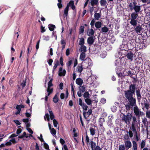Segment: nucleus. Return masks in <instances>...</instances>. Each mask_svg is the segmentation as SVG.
I'll use <instances>...</instances> for the list:
<instances>
[{"instance_id": "nucleus-5", "label": "nucleus", "mask_w": 150, "mask_h": 150, "mask_svg": "<svg viewBox=\"0 0 150 150\" xmlns=\"http://www.w3.org/2000/svg\"><path fill=\"white\" fill-rule=\"evenodd\" d=\"M79 104L82 107L83 110L86 111L87 110L88 106L82 102V99L80 98L79 99Z\"/></svg>"}, {"instance_id": "nucleus-2", "label": "nucleus", "mask_w": 150, "mask_h": 150, "mask_svg": "<svg viewBox=\"0 0 150 150\" xmlns=\"http://www.w3.org/2000/svg\"><path fill=\"white\" fill-rule=\"evenodd\" d=\"M133 110L135 115L138 117L144 115V113L143 112L141 111L140 110L137 106L134 107Z\"/></svg>"}, {"instance_id": "nucleus-55", "label": "nucleus", "mask_w": 150, "mask_h": 150, "mask_svg": "<svg viewBox=\"0 0 150 150\" xmlns=\"http://www.w3.org/2000/svg\"><path fill=\"white\" fill-rule=\"evenodd\" d=\"M144 106L147 110H148L149 107V104L147 102H146L144 104Z\"/></svg>"}, {"instance_id": "nucleus-62", "label": "nucleus", "mask_w": 150, "mask_h": 150, "mask_svg": "<svg viewBox=\"0 0 150 150\" xmlns=\"http://www.w3.org/2000/svg\"><path fill=\"white\" fill-rule=\"evenodd\" d=\"M29 119L28 118L23 119L22 120V121L24 122L25 123H28L29 122Z\"/></svg>"}, {"instance_id": "nucleus-26", "label": "nucleus", "mask_w": 150, "mask_h": 150, "mask_svg": "<svg viewBox=\"0 0 150 150\" xmlns=\"http://www.w3.org/2000/svg\"><path fill=\"white\" fill-rule=\"evenodd\" d=\"M130 23L133 26H136L137 24V20L131 19Z\"/></svg>"}, {"instance_id": "nucleus-31", "label": "nucleus", "mask_w": 150, "mask_h": 150, "mask_svg": "<svg viewBox=\"0 0 150 150\" xmlns=\"http://www.w3.org/2000/svg\"><path fill=\"white\" fill-rule=\"evenodd\" d=\"M53 89L52 88L50 87H47V92L48 93V96H49L51 93H52L53 91Z\"/></svg>"}, {"instance_id": "nucleus-14", "label": "nucleus", "mask_w": 150, "mask_h": 150, "mask_svg": "<svg viewBox=\"0 0 150 150\" xmlns=\"http://www.w3.org/2000/svg\"><path fill=\"white\" fill-rule=\"evenodd\" d=\"M76 68L78 72L79 73H81L83 70L82 66L80 64H79L78 65L77 67Z\"/></svg>"}, {"instance_id": "nucleus-61", "label": "nucleus", "mask_w": 150, "mask_h": 150, "mask_svg": "<svg viewBox=\"0 0 150 150\" xmlns=\"http://www.w3.org/2000/svg\"><path fill=\"white\" fill-rule=\"evenodd\" d=\"M127 76H130V77H132L133 75V74L130 71H128L127 72Z\"/></svg>"}, {"instance_id": "nucleus-43", "label": "nucleus", "mask_w": 150, "mask_h": 150, "mask_svg": "<svg viewBox=\"0 0 150 150\" xmlns=\"http://www.w3.org/2000/svg\"><path fill=\"white\" fill-rule=\"evenodd\" d=\"M13 81L12 80V78H11L9 79L8 83L10 85V86L11 88H12L13 87Z\"/></svg>"}, {"instance_id": "nucleus-38", "label": "nucleus", "mask_w": 150, "mask_h": 150, "mask_svg": "<svg viewBox=\"0 0 150 150\" xmlns=\"http://www.w3.org/2000/svg\"><path fill=\"white\" fill-rule=\"evenodd\" d=\"M95 18L97 20H98L100 17V15L99 13H95L94 15Z\"/></svg>"}, {"instance_id": "nucleus-34", "label": "nucleus", "mask_w": 150, "mask_h": 150, "mask_svg": "<svg viewBox=\"0 0 150 150\" xmlns=\"http://www.w3.org/2000/svg\"><path fill=\"white\" fill-rule=\"evenodd\" d=\"M98 2V0H91V5L93 6L95 5H96Z\"/></svg>"}, {"instance_id": "nucleus-51", "label": "nucleus", "mask_w": 150, "mask_h": 150, "mask_svg": "<svg viewBox=\"0 0 150 150\" xmlns=\"http://www.w3.org/2000/svg\"><path fill=\"white\" fill-rule=\"evenodd\" d=\"M95 23V20L94 19H93L92 20L91 23L90 25H91V27L92 28H94L93 26L94 25Z\"/></svg>"}, {"instance_id": "nucleus-59", "label": "nucleus", "mask_w": 150, "mask_h": 150, "mask_svg": "<svg viewBox=\"0 0 150 150\" xmlns=\"http://www.w3.org/2000/svg\"><path fill=\"white\" fill-rule=\"evenodd\" d=\"M70 50L69 48L67 49L66 51V54L67 56H68L70 54Z\"/></svg>"}, {"instance_id": "nucleus-35", "label": "nucleus", "mask_w": 150, "mask_h": 150, "mask_svg": "<svg viewBox=\"0 0 150 150\" xmlns=\"http://www.w3.org/2000/svg\"><path fill=\"white\" fill-rule=\"evenodd\" d=\"M84 44V40L83 38H81L80 39V40L79 41V44L80 45H83Z\"/></svg>"}, {"instance_id": "nucleus-63", "label": "nucleus", "mask_w": 150, "mask_h": 150, "mask_svg": "<svg viewBox=\"0 0 150 150\" xmlns=\"http://www.w3.org/2000/svg\"><path fill=\"white\" fill-rule=\"evenodd\" d=\"M53 62V60L52 59H50L48 61V63L49 65L50 66H51L52 65V63Z\"/></svg>"}, {"instance_id": "nucleus-1", "label": "nucleus", "mask_w": 150, "mask_h": 150, "mask_svg": "<svg viewBox=\"0 0 150 150\" xmlns=\"http://www.w3.org/2000/svg\"><path fill=\"white\" fill-rule=\"evenodd\" d=\"M133 94L130 91H125V96L126 98L128 99L130 105L132 106H134L136 104V100L133 97Z\"/></svg>"}, {"instance_id": "nucleus-64", "label": "nucleus", "mask_w": 150, "mask_h": 150, "mask_svg": "<svg viewBox=\"0 0 150 150\" xmlns=\"http://www.w3.org/2000/svg\"><path fill=\"white\" fill-rule=\"evenodd\" d=\"M60 142L61 144L62 145H63L65 143V141L62 138L60 139Z\"/></svg>"}, {"instance_id": "nucleus-25", "label": "nucleus", "mask_w": 150, "mask_h": 150, "mask_svg": "<svg viewBox=\"0 0 150 150\" xmlns=\"http://www.w3.org/2000/svg\"><path fill=\"white\" fill-rule=\"evenodd\" d=\"M83 96L84 99L87 98H89L90 96V94L88 91L85 92L83 95Z\"/></svg>"}, {"instance_id": "nucleus-17", "label": "nucleus", "mask_w": 150, "mask_h": 150, "mask_svg": "<svg viewBox=\"0 0 150 150\" xmlns=\"http://www.w3.org/2000/svg\"><path fill=\"white\" fill-rule=\"evenodd\" d=\"M141 6H140L135 5L134 6V9L136 13L139 12L141 9Z\"/></svg>"}, {"instance_id": "nucleus-4", "label": "nucleus", "mask_w": 150, "mask_h": 150, "mask_svg": "<svg viewBox=\"0 0 150 150\" xmlns=\"http://www.w3.org/2000/svg\"><path fill=\"white\" fill-rule=\"evenodd\" d=\"M92 112V110L91 109H89L87 112L83 110V115L85 119H86L91 114Z\"/></svg>"}, {"instance_id": "nucleus-32", "label": "nucleus", "mask_w": 150, "mask_h": 150, "mask_svg": "<svg viewBox=\"0 0 150 150\" xmlns=\"http://www.w3.org/2000/svg\"><path fill=\"white\" fill-rule=\"evenodd\" d=\"M133 150H137V144L135 142L133 141Z\"/></svg>"}, {"instance_id": "nucleus-18", "label": "nucleus", "mask_w": 150, "mask_h": 150, "mask_svg": "<svg viewBox=\"0 0 150 150\" xmlns=\"http://www.w3.org/2000/svg\"><path fill=\"white\" fill-rule=\"evenodd\" d=\"M90 131V134L92 136H93L94 135H95L96 131V129L92 127H90L89 129Z\"/></svg>"}, {"instance_id": "nucleus-27", "label": "nucleus", "mask_w": 150, "mask_h": 150, "mask_svg": "<svg viewBox=\"0 0 150 150\" xmlns=\"http://www.w3.org/2000/svg\"><path fill=\"white\" fill-rule=\"evenodd\" d=\"M81 46L80 48V51L82 52L85 53L86 51V47L84 45H81Z\"/></svg>"}, {"instance_id": "nucleus-24", "label": "nucleus", "mask_w": 150, "mask_h": 150, "mask_svg": "<svg viewBox=\"0 0 150 150\" xmlns=\"http://www.w3.org/2000/svg\"><path fill=\"white\" fill-rule=\"evenodd\" d=\"M95 25L97 28H99L101 27L102 23L100 21H97L95 23Z\"/></svg>"}, {"instance_id": "nucleus-6", "label": "nucleus", "mask_w": 150, "mask_h": 150, "mask_svg": "<svg viewBox=\"0 0 150 150\" xmlns=\"http://www.w3.org/2000/svg\"><path fill=\"white\" fill-rule=\"evenodd\" d=\"M94 41V37L93 36H91L89 37L87 39V43L89 44L90 46L93 44Z\"/></svg>"}, {"instance_id": "nucleus-49", "label": "nucleus", "mask_w": 150, "mask_h": 150, "mask_svg": "<svg viewBox=\"0 0 150 150\" xmlns=\"http://www.w3.org/2000/svg\"><path fill=\"white\" fill-rule=\"evenodd\" d=\"M132 123H133V124H136V122H137V119L135 117L133 116L132 117Z\"/></svg>"}, {"instance_id": "nucleus-52", "label": "nucleus", "mask_w": 150, "mask_h": 150, "mask_svg": "<svg viewBox=\"0 0 150 150\" xmlns=\"http://www.w3.org/2000/svg\"><path fill=\"white\" fill-rule=\"evenodd\" d=\"M59 62L60 64L62 66H63L64 64L63 63V58L62 56L61 57H60V58Z\"/></svg>"}, {"instance_id": "nucleus-28", "label": "nucleus", "mask_w": 150, "mask_h": 150, "mask_svg": "<svg viewBox=\"0 0 150 150\" xmlns=\"http://www.w3.org/2000/svg\"><path fill=\"white\" fill-rule=\"evenodd\" d=\"M79 90L82 93L85 92V87L84 86H81L79 87Z\"/></svg>"}, {"instance_id": "nucleus-33", "label": "nucleus", "mask_w": 150, "mask_h": 150, "mask_svg": "<svg viewBox=\"0 0 150 150\" xmlns=\"http://www.w3.org/2000/svg\"><path fill=\"white\" fill-rule=\"evenodd\" d=\"M131 129L132 130L133 132H135L137 134V131L136 130V129L135 128V124H133V123H132V127Z\"/></svg>"}, {"instance_id": "nucleus-12", "label": "nucleus", "mask_w": 150, "mask_h": 150, "mask_svg": "<svg viewBox=\"0 0 150 150\" xmlns=\"http://www.w3.org/2000/svg\"><path fill=\"white\" fill-rule=\"evenodd\" d=\"M133 55H134L133 53L131 52H129L127 53L126 55V56L127 58L130 60L131 61H132L133 60Z\"/></svg>"}, {"instance_id": "nucleus-9", "label": "nucleus", "mask_w": 150, "mask_h": 150, "mask_svg": "<svg viewBox=\"0 0 150 150\" xmlns=\"http://www.w3.org/2000/svg\"><path fill=\"white\" fill-rule=\"evenodd\" d=\"M69 6H67L64 11L63 16L64 18L67 17L68 15L69 11Z\"/></svg>"}, {"instance_id": "nucleus-36", "label": "nucleus", "mask_w": 150, "mask_h": 150, "mask_svg": "<svg viewBox=\"0 0 150 150\" xmlns=\"http://www.w3.org/2000/svg\"><path fill=\"white\" fill-rule=\"evenodd\" d=\"M94 33V30L93 29L91 28L88 34V35L89 36H92V35H93Z\"/></svg>"}, {"instance_id": "nucleus-19", "label": "nucleus", "mask_w": 150, "mask_h": 150, "mask_svg": "<svg viewBox=\"0 0 150 150\" xmlns=\"http://www.w3.org/2000/svg\"><path fill=\"white\" fill-rule=\"evenodd\" d=\"M58 93L56 94L53 98V101L54 103H57L59 100V98L58 96Z\"/></svg>"}, {"instance_id": "nucleus-30", "label": "nucleus", "mask_w": 150, "mask_h": 150, "mask_svg": "<svg viewBox=\"0 0 150 150\" xmlns=\"http://www.w3.org/2000/svg\"><path fill=\"white\" fill-rule=\"evenodd\" d=\"M108 29L106 26H104L103 27L101 28V33H106L108 32Z\"/></svg>"}, {"instance_id": "nucleus-47", "label": "nucleus", "mask_w": 150, "mask_h": 150, "mask_svg": "<svg viewBox=\"0 0 150 150\" xmlns=\"http://www.w3.org/2000/svg\"><path fill=\"white\" fill-rule=\"evenodd\" d=\"M53 80L52 79H51L49 81L48 83V86L47 87H50L53 86V84L52 83V81Z\"/></svg>"}, {"instance_id": "nucleus-23", "label": "nucleus", "mask_w": 150, "mask_h": 150, "mask_svg": "<svg viewBox=\"0 0 150 150\" xmlns=\"http://www.w3.org/2000/svg\"><path fill=\"white\" fill-rule=\"evenodd\" d=\"M138 15L137 14L135 13H133L131 14V19L136 20Z\"/></svg>"}, {"instance_id": "nucleus-3", "label": "nucleus", "mask_w": 150, "mask_h": 150, "mask_svg": "<svg viewBox=\"0 0 150 150\" xmlns=\"http://www.w3.org/2000/svg\"><path fill=\"white\" fill-rule=\"evenodd\" d=\"M122 120L125 121V123L127 125L130 123V121L132 119L131 115H123L122 117Z\"/></svg>"}, {"instance_id": "nucleus-8", "label": "nucleus", "mask_w": 150, "mask_h": 150, "mask_svg": "<svg viewBox=\"0 0 150 150\" xmlns=\"http://www.w3.org/2000/svg\"><path fill=\"white\" fill-rule=\"evenodd\" d=\"M112 116H109L108 117V122H107V124L108 126L110 127L111 128L112 126Z\"/></svg>"}, {"instance_id": "nucleus-29", "label": "nucleus", "mask_w": 150, "mask_h": 150, "mask_svg": "<svg viewBox=\"0 0 150 150\" xmlns=\"http://www.w3.org/2000/svg\"><path fill=\"white\" fill-rule=\"evenodd\" d=\"M90 142L92 150H94V148H95L96 143L94 142H93L92 140H91Z\"/></svg>"}, {"instance_id": "nucleus-44", "label": "nucleus", "mask_w": 150, "mask_h": 150, "mask_svg": "<svg viewBox=\"0 0 150 150\" xmlns=\"http://www.w3.org/2000/svg\"><path fill=\"white\" fill-rule=\"evenodd\" d=\"M100 3L102 6H105L106 4V1L105 0H101Z\"/></svg>"}, {"instance_id": "nucleus-39", "label": "nucleus", "mask_w": 150, "mask_h": 150, "mask_svg": "<svg viewBox=\"0 0 150 150\" xmlns=\"http://www.w3.org/2000/svg\"><path fill=\"white\" fill-rule=\"evenodd\" d=\"M50 118L51 120H53L54 118V116L52 111H49Z\"/></svg>"}, {"instance_id": "nucleus-54", "label": "nucleus", "mask_w": 150, "mask_h": 150, "mask_svg": "<svg viewBox=\"0 0 150 150\" xmlns=\"http://www.w3.org/2000/svg\"><path fill=\"white\" fill-rule=\"evenodd\" d=\"M44 147L46 149H47V150H50L49 149V146L45 142L44 143Z\"/></svg>"}, {"instance_id": "nucleus-45", "label": "nucleus", "mask_w": 150, "mask_h": 150, "mask_svg": "<svg viewBox=\"0 0 150 150\" xmlns=\"http://www.w3.org/2000/svg\"><path fill=\"white\" fill-rule=\"evenodd\" d=\"M26 80L25 79V80H24L22 83H21V86L22 89H23V88L26 85Z\"/></svg>"}, {"instance_id": "nucleus-40", "label": "nucleus", "mask_w": 150, "mask_h": 150, "mask_svg": "<svg viewBox=\"0 0 150 150\" xmlns=\"http://www.w3.org/2000/svg\"><path fill=\"white\" fill-rule=\"evenodd\" d=\"M107 135L108 137H110L109 138L111 140L110 138H112V131L110 130H109L107 132Z\"/></svg>"}, {"instance_id": "nucleus-16", "label": "nucleus", "mask_w": 150, "mask_h": 150, "mask_svg": "<svg viewBox=\"0 0 150 150\" xmlns=\"http://www.w3.org/2000/svg\"><path fill=\"white\" fill-rule=\"evenodd\" d=\"M142 30V28L141 26H137L135 28V30L137 33H140Z\"/></svg>"}, {"instance_id": "nucleus-56", "label": "nucleus", "mask_w": 150, "mask_h": 150, "mask_svg": "<svg viewBox=\"0 0 150 150\" xmlns=\"http://www.w3.org/2000/svg\"><path fill=\"white\" fill-rule=\"evenodd\" d=\"M56 31H53L52 33V37H53V36L55 38V39L56 40L57 38V36L56 34Z\"/></svg>"}, {"instance_id": "nucleus-60", "label": "nucleus", "mask_w": 150, "mask_h": 150, "mask_svg": "<svg viewBox=\"0 0 150 150\" xmlns=\"http://www.w3.org/2000/svg\"><path fill=\"white\" fill-rule=\"evenodd\" d=\"M119 150H125V147L123 145H121L119 146Z\"/></svg>"}, {"instance_id": "nucleus-48", "label": "nucleus", "mask_w": 150, "mask_h": 150, "mask_svg": "<svg viewBox=\"0 0 150 150\" xmlns=\"http://www.w3.org/2000/svg\"><path fill=\"white\" fill-rule=\"evenodd\" d=\"M145 142L144 140H142L140 144V147L142 149L145 146Z\"/></svg>"}, {"instance_id": "nucleus-53", "label": "nucleus", "mask_w": 150, "mask_h": 150, "mask_svg": "<svg viewBox=\"0 0 150 150\" xmlns=\"http://www.w3.org/2000/svg\"><path fill=\"white\" fill-rule=\"evenodd\" d=\"M146 117L148 118H150V110L146 111Z\"/></svg>"}, {"instance_id": "nucleus-22", "label": "nucleus", "mask_w": 150, "mask_h": 150, "mask_svg": "<svg viewBox=\"0 0 150 150\" xmlns=\"http://www.w3.org/2000/svg\"><path fill=\"white\" fill-rule=\"evenodd\" d=\"M86 57V54L84 52H82L80 55V59L82 61H84L85 58Z\"/></svg>"}, {"instance_id": "nucleus-37", "label": "nucleus", "mask_w": 150, "mask_h": 150, "mask_svg": "<svg viewBox=\"0 0 150 150\" xmlns=\"http://www.w3.org/2000/svg\"><path fill=\"white\" fill-rule=\"evenodd\" d=\"M84 27L83 26H81L79 29V34H81L84 32Z\"/></svg>"}, {"instance_id": "nucleus-46", "label": "nucleus", "mask_w": 150, "mask_h": 150, "mask_svg": "<svg viewBox=\"0 0 150 150\" xmlns=\"http://www.w3.org/2000/svg\"><path fill=\"white\" fill-rule=\"evenodd\" d=\"M54 126V127H57L58 124V122L56 119H54L53 120Z\"/></svg>"}, {"instance_id": "nucleus-57", "label": "nucleus", "mask_w": 150, "mask_h": 150, "mask_svg": "<svg viewBox=\"0 0 150 150\" xmlns=\"http://www.w3.org/2000/svg\"><path fill=\"white\" fill-rule=\"evenodd\" d=\"M72 63V61L71 60H70L67 63H66L67 66L69 67H70L71 64Z\"/></svg>"}, {"instance_id": "nucleus-11", "label": "nucleus", "mask_w": 150, "mask_h": 150, "mask_svg": "<svg viewBox=\"0 0 150 150\" xmlns=\"http://www.w3.org/2000/svg\"><path fill=\"white\" fill-rule=\"evenodd\" d=\"M76 84L81 86L83 83V80L81 78H77L76 80Z\"/></svg>"}, {"instance_id": "nucleus-7", "label": "nucleus", "mask_w": 150, "mask_h": 150, "mask_svg": "<svg viewBox=\"0 0 150 150\" xmlns=\"http://www.w3.org/2000/svg\"><path fill=\"white\" fill-rule=\"evenodd\" d=\"M66 73V71L65 69H64L62 70V67H61L59 68L58 74L59 76H65Z\"/></svg>"}, {"instance_id": "nucleus-50", "label": "nucleus", "mask_w": 150, "mask_h": 150, "mask_svg": "<svg viewBox=\"0 0 150 150\" xmlns=\"http://www.w3.org/2000/svg\"><path fill=\"white\" fill-rule=\"evenodd\" d=\"M74 4V1H71L69 2L67 4V6H69V7L70 6H73Z\"/></svg>"}, {"instance_id": "nucleus-20", "label": "nucleus", "mask_w": 150, "mask_h": 150, "mask_svg": "<svg viewBox=\"0 0 150 150\" xmlns=\"http://www.w3.org/2000/svg\"><path fill=\"white\" fill-rule=\"evenodd\" d=\"M105 122V119L103 118L100 117L99 119V122L100 127H103V123Z\"/></svg>"}, {"instance_id": "nucleus-58", "label": "nucleus", "mask_w": 150, "mask_h": 150, "mask_svg": "<svg viewBox=\"0 0 150 150\" xmlns=\"http://www.w3.org/2000/svg\"><path fill=\"white\" fill-rule=\"evenodd\" d=\"M41 32L42 33H43L46 31V30L45 29V27H43L42 25L41 26Z\"/></svg>"}, {"instance_id": "nucleus-10", "label": "nucleus", "mask_w": 150, "mask_h": 150, "mask_svg": "<svg viewBox=\"0 0 150 150\" xmlns=\"http://www.w3.org/2000/svg\"><path fill=\"white\" fill-rule=\"evenodd\" d=\"M128 91H130L131 92L134 94L135 91V86L133 84H131L129 87V90Z\"/></svg>"}, {"instance_id": "nucleus-13", "label": "nucleus", "mask_w": 150, "mask_h": 150, "mask_svg": "<svg viewBox=\"0 0 150 150\" xmlns=\"http://www.w3.org/2000/svg\"><path fill=\"white\" fill-rule=\"evenodd\" d=\"M125 146L127 149H128L132 146L131 143L130 141H127L125 142Z\"/></svg>"}, {"instance_id": "nucleus-15", "label": "nucleus", "mask_w": 150, "mask_h": 150, "mask_svg": "<svg viewBox=\"0 0 150 150\" xmlns=\"http://www.w3.org/2000/svg\"><path fill=\"white\" fill-rule=\"evenodd\" d=\"M85 101L86 103L88 105H91L93 101L90 98H87L85 99Z\"/></svg>"}, {"instance_id": "nucleus-21", "label": "nucleus", "mask_w": 150, "mask_h": 150, "mask_svg": "<svg viewBox=\"0 0 150 150\" xmlns=\"http://www.w3.org/2000/svg\"><path fill=\"white\" fill-rule=\"evenodd\" d=\"M49 30L51 31H53L54 28H56L55 26L53 24H49L48 25Z\"/></svg>"}, {"instance_id": "nucleus-41", "label": "nucleus", "mask_w": 150, "mask_h": 150, "mask_svg": "<svg viewBox=\"0 0 150 150\" xmlns=\"http://www.w3.org/2000/svg\"><path fill=\"white\" fill-rule=\"evenodd\" d=\"M136 93L138 99H140L141 98V96L140 94V91L137 90H136Z\"/></svg>"}, {"instance_id": "nucleus-42", "label": "nucleus", "mask_w": 150, "mask_h": 150, "mask_svg": "<svg viewBox=\"0 0 150 150\" xmlns=\"http://www.w3.org/2000/svg\"><path fill=\"white\" fill-rule=\"evenodd\" d=\"M50 130L51 134L53 135L54 136L56 134V131L54 128H52Z\"/></svg>"}]
</instances>
